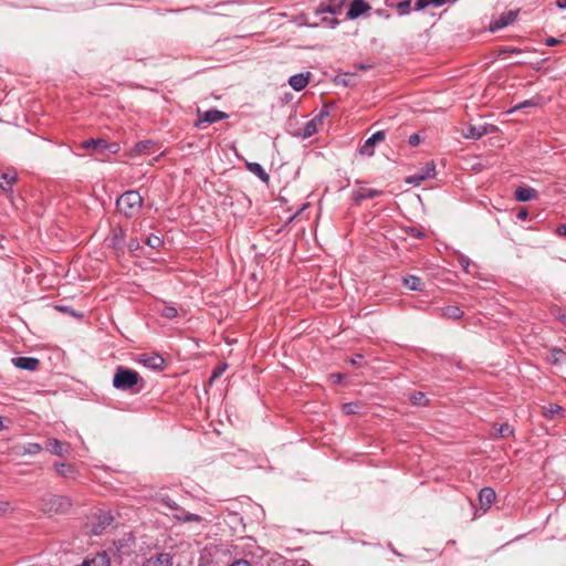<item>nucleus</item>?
Returning <instances> with one entry per match:
<instances>
[{"label": "nucleus", "mask_w": 566, "mask_h": 566, "mask_svg": "<svg viewBox=\"0 0 566 566\" xmlns=\"http://www.w3.org/2000/svg\"><path fill=\"white\" fill-rule=\"evenodd\" d=\"M113 386L120 391L138 394L144 388V380L136 370L118 366L113 377Z\"/></svg>", "instance_id": "1"}, {"label": "nucleus", "mask_w": 566, "mask_h": 566, "mask_svg": "<svg viewBox=\"0 0 566 566\" xmlns=\"http://www.w3.org/2000/svg\"><path fill=\"white\" fill-rule=\"evenodd\" d=\"M142 205L143 197L135 190L124 192L116 201L117 210L127 218L137 216Z\"/></svg>", "instance_id": "2"}, {"label": "nucleus", "mask_w": 566, "mask_h": 566, "mask_svg": "<svg viewBox=\"0 0 566 566\" xmlns=\"http://www.w3.org/2000/svg\"><path fill=\"white\" fill-rule=\"evenodd\" d=\"M72 500L65 495H48L42 499V510L48 513L63 514L69 512Z\"/></svg>", "instance_id": "3"}, {"label": "nucleus", "mask_w": 566, "mask_h": 566, "mask_svg": "<svg viewBox=\"0 0 566 566\" xmlns=\"http://www.w3.org/2000/svg\"><path fill=\"white\" fill-rule=\"evenodd\" d=\"M197 116L198 120L195 123V127L197 128H200L202 124H213L229 117L227 113L218 109L202 112L200 108L197 109Z\"/></svg>", "instance_id": "4"}, {"label": "nucleus", "mask_w": 566, "mask_h": 566, "mask_svg": "<svg viewBox=\"0 0 566 566\" xmlns=\"http://www.w3.org/2000/svg\"><path fill=\"white\" fill-rule=\"evenodd\" d=\"M436 174V166L433 161L427 163L423 168H421L418 172L409 176L407 178L408 184L420 185L423 180L428 178H432Z\"/></svg>", "instance_id": "5"}, {"label": "nucleus", "mask_w": 566, "mask_h": 566, "mask_svg": "<svg viewBox=\"0 0 566 566\" xmlns=\"http://www.w3.org/2000/svg\"><path fill=\"white\" fill-rule=\"evenodd\" d=\"M385 137L386 134L384 130H378L374 133L369 138L365 140L364 145L359 149V153L361 155L373 156L375 145L382 142Z\"/></svg>", "instance_id": "6"}, {"label": "nucleus", "mask_w": 566, "mask_h": 566, "mask_svg": "<svg viewBox=\"0 0 566 566\" xmlns=\"http://www.w3.org/2000/svg\"><path fill=\"white\" fill-rule=\"evenodd\" d=\"M517 17V11H507L505 13H502L499 18H496L495 20H493L490 24V31L491 32H495V31H499L505 27H507L509 24H511L512 22L515 21Z\"/></svg>", "instance_id": "7"}, {"label": "nucleus", "mask_w": 566, "mask_h": 566, "mask_svg": "<svg viewBox=\"0 0 566 566\" xmlns=\"http://www.w3.org/2000/svg\"><path fill=\"white\" fill-rule=\"evenodd\" d=\"M107 244L116 252L124 250L125 245V232L122 228H114L112 234L107 238Z\"/></svg>", "instance_id": "8"}, {"label": "nucleus", "mask_w": 566, "mask_h": 566, "mask_svg": "<svg viewBox=\"0 0 566 566\" xmlns=\"http://www.w3.org/2000/svg\"><path fill=\"white\" fill-rule=\"evenodd\" d=\"M56 473L63 479H72L75 480L78 475L77 469L72 463L66 462H56L53 465Z\"/></svg>", "instance_id": "9"}, {"label": "nucleus", "mask_w": 566, "mask_h": 566, "mask_svg": "<svg viewBox=\"0 0 566 566\" xmlns=\"http://www.w3.org/2000/svg\"><path fill=\"white\" fill-rule=\"evenodd\" d=\"M45 449L57 457H64L70 452V446L67 443H63L57 439H48L45 442Z\"/></svg>", "instance_id": "10"}, {"label": "nucleus", "mask_w": 566, "mask_h": 566, "mask_svg": "<svg viewBox=\"0 0 566 566\" xmlns=\"http://www.w3.org/2000/svg\"><path fill=\"white\" fill-rule=\"evenodd\" d=\"M97 522L93 524L92 534L99 535L102 534L106 527H108L113 522V516L108 512H102L96 516Z\"/></svg>", "instance_id": "11"}, {"label": "nucleus", "mask_w": 566, "mask_h": 566, "mask_svg": "<svg viewBox=\"0 0 566 566\" xmlns=\"http://www.w3.org/2000/svg\"><path fill=\"white\" fill-rule=\"evenodd\" d=\"M139 363L153 370H161L165 365L164 358L158 354L142 355L139 358Z\"/></svg>", "instance_id": "12"}, {"label": "nucleus", "mask_w": 566, "mask_h": 566, "mask_svg": "<svg viewBox=\"0 0 566 566\" xmlns=\"http://www.w3.org/2000/svg\"><path fill=\"white\" fill-rule=\"evenodd\" d=\"M369 9L370 6L364 0H353L347 11V17L352 20L357 19Z\"/></svg>", "instance_id": "13"}, {"label": "nucleus", "mask_w": 566, "mask_h": 566, "mask_svg": "<svg viewBox=\"0 0 566 566\" xmlns=\"http://www.w3.org/2000/svg\"><path fill=\"white\" fill-rule=\"evenodd\" d=\"M12 364L20 369L33 371L38 369L40 360L34 357H17L12 359Z\"/></svg>", "instance_id": "14"}, {"label": "nucleus", "mask_w": 566, "mask_h": 566, "mask_svg": "<svg viewBox=\"0 0 566 566\" xmlns=\"http://www.w3.org/2000/svg\"><path fill=\"white\" fill-rule=\"evenodd\" d=\"M142 566H172L171 556L167 553H159L147 558Z\"/></svg>", "instance_id": "15"}, {"label": "nucleus", "mask_w": 566, "mask_h": 566, "mask_svg": "<svg viewBox=\"0 0 566 566\" xmlns=\"http://www.w3.org/2000/svg\"><path fill=\"white\" fill-rule=\"evenodd\" d=\"M105 143L103 138H90L81 143V148L93 149L97 155L103 156L105 154Z\"/></svg>", "instance_id": "16"}, {"label": "nucleus", "mask_w": 566, "mask_h": 566, "mask_svg": "<svg viewBox=\"0 0 566 566\" xmlns=\"http://www.w3.org/2000/svg\"><path fill=\"white\" fill-rule=\"evenodd\" d=\"M381 193H382L381 190L368 189V188L361 187L358 190L353 192V200L356 205H360L363 200L378 197Z\"/></svg>", "instance_id": "17"}, {"label": "nucleus", "mask_w": 566, "mask_h": 566, "mask_svg": "<svg viewBox=\"0 0 566 566\" xmlns=\"http://www.w3.org/2000/svg\"><path fill=\"white\" fill-rule=\"evenodd\" d=\"M18 180V174L14 170H7L0 174V188L9 191Z\"/></svg>", "instance_id": "18"}, {"label": "nucleus", "mask_w": 566, "mask_h": 566, "mask_svg": "<svg viewBox=\"0 0 566 566\" xmlns=\"http://www.w3.org/2000/svg\"><path fill=\"white\" fill-rule=\"evenodd\" d=\"M495 499L496 494L492 488H483L479 493V501L484 511L491 506Z\"/></svg>", "instance_id": "19"}, {"label": "nucleus", "mask_w": 566, "mask_h": 566, "mask_svg": "<svg viewBox=\"0 0 566 566\" xmlns=\"http://www.w3.org/2000/svg\"><path fill=\"white\" fill-rule=\"evenodd\" d=\"M564 413L565 409L556 403H549L543 407V415L545 418L549 420L563 418Z\"/></svg>", "instance_id": "20"}, {"label": "nucleus", "mask_w": 566, "mask_h": 566, "mask_svg": "<svg viewBox=\"0 0 566 566\" xmlns=\"http://www.w3.org/2000/svg\"><path fill=\"white\" fill-rule=\"evenodd\" d=\"M537 197V191L530 187H518L515 190V199L520 202H526Z\"/></svg>", "instance_id": "21"}, {"label": "nucleus", "mask_w": 566, "mask_h": 566, "mask_svg": "<svg viewBox=\"0 0 566 566\" xmlns=\"http://www.w3.org/2000/svg\"><path fill=\"white\" fill-rule=\"evenodd\" d=\"M488 134V129L484 125H469L465 130H463V136L465 138L479 139L482 136Z\"/></svg>", "instance_id": "22"}, {"label": "nucleus", "mask_w": 566, "mask_h": 566, "mask_svg": "<svg viewBox=\"0 0 566 566\" xmlns=\"http://www.w3.org/2000/svg\"><path fill=\"white\" fill-rule=\"evenodd\" d=\"M546 359L552 365L563 366L566 364V353L559 348H552Z\"/></svg>", "instance_id": "23"}, {"label": "nucleus", "mask_w": 566, "mask_h": 566, "mask_svg": "<svg viewBox=\"0 0 566 566\" xmlns=\"http://www.w3.org/2000/svg\"><path fill=\"white\" fill-rule=\"evenodd\" d=\"M308 75H304L303 73L292 75L289 80V84L295 90V91H302L308 83Z\"/></svg>", "instance_id": "24"}, {"label": "nucleus", "mask_w": 566, "mask_h": 566, "mask_svg": "<svg viewBox=\"0 0 566 566\" xmlns=\"http://www.w3.org/2000/svg\"><path fill=\"white\" fill-rule=\"evenodd\" d=\"M247 168L250 172L258 176L263 182H269L270 176L266 174V171L263 169V167L258 163H248Z\"/></svg>", "instance_id": "25"}, {"label": "nucleus", "mask_w": 566, "mask_h": 566, "mask_svg": "<svg viewBox=\"0 0 566 566\" xmlns=\"http://www.w3.org/2000/svg\"><path fill=\"white\" fill-rule=\"evenodd\" d=\"M82 566H109L108 557L105 553L97 554L92 559H85Z\"/></svg>", "instance_id": "26"}, {"label": "nucleus", "mask_w": 566, "mask_h": 566, "mask_svg": "<svg viewBox=\"0 0 566 566\" xmlns=\"http://www.w3.org/2000/svg\"><path fill=\"white\" fill-rule=\"evenodd\" d=\"M403 284L411 291H422L423 282L420 277L415 275H408L403 279Z\"/></svg>", "instance_id": "27"}, {"label": "nucleus", "mask_w": 566, "mask_h": 566, "mask_svg": "<svg viewBox=\"0 0 566 566\" xmlns=\"http://www.w3.org/2000/svg\"><path fill=\"white\" fill-rule=\"evenodd\" d=\"M495 437L509 438L513 436V428L509 423L494 424Z\"/></svg>", "instance_id": "28"}, {"label": "nucleus", "mask_w": 566, "mask_h": 566, "mask_svg": "<svg viewBox=\"0 0 566 566\" xmlns=\"http://www.w3.org/2000/svg\"><path fill=\"white\" fill-rule=\"evenodd\" d=\"M317 125L318 118L314 117L313 119L308 120L303 128L302 137L308 138L314 135L317 132Z\"/></svg>", "instance_id": "29"}, {"label": "nucleus", "mask_w": 566, "mask_h": 566, "mask_svg": "<svg viewBox=\"0 0 566 566\" xmlns=\"http://www.w3.org/2000/svg\"><path fill=\"white\" fill-rule=\"evenodd\" d=\"M463 315V311H461L458 306H447L443 308V316L452 319H459Z\"/></svg>", "instance_id": "30"}, {"label": "nucleus", "mask_w": 566, "mask_h": 566, "mask_svg": "<svg viewBox=\"0 0 566 566\" xmlns=\"http://www.w3.org/2000/svg\"><path fill=\"white\" fill-rule=\"evenodd\" d=\"M340 11V6L339 4H324L322 3L317 10H316V13L317 14H322V13H331V14H337L338 12Z\"/></svg>", "instance_id": "31"}, {"label": "nucleus", "mask_w": 566, "mask_h": 566, "mask_svg": "<svg viewBox=\"0 0 566 566\" xmlns=\"http://www.w3.org/2000/svg\"><path fill=\"white\" fill-rule=\"evenodd\" d=\"M43 447L39 443H28L22 447L20 454H38L42 451Z\"/></svg>", "instance_id": "32"}, {"label": "nucleus", "mask_w": 566, "mask_h": 566, "mask_svg": "<svg viewBox=\"0 0 566 566\" xmlns=\"http://www.w3.org/2000/svg\"><path fill=\"white\" fill-rule=\"evenodd\" d=\"M159 313L161 314V316H164L168 319L175 318L178 315L177 308L172 305H167V304L163 305V307L159 310Z\"/></svg>", "instance_id": "33"}, {"label": "nucleus", "mask_w": 566, "mask_h": 566, "mask_svg": "<svg viewBox=\"0 0 566 566\" xmlns=\"http://www.w3.org/2000/svg\"><path fill=\"white\" fill-rule=\"evenodd\" d=\"M410 401L416 406H426L428 403V399L423 392H415L410 396Z\"/></svg>", "instance_id": "34"}, {"label": "nucleus", "mask_w": 566, "mask_h": 566, "mask_svg": "<svg viewBox=\"0 0 566 566\" xmlns=\"http://www.w3.org/2000/svg\"><path fill=\"white\" fill-rule=\"evenodd\" d=\"M177 520L179 521H184V522H199L201 520V517L197 514H193V513H186V512H181L180 515H176L175 516Z\"/></svg>", "instance_id": "35"}, {"label": "nucleus", "mask_w": 566, "mask_h": 566, "mask_svg": "<svg viewBox=\"0 0 566 566\" xmlns=\"http://www.w3.org/2000/svg\"><path fill=\"white\" fill-rule=\"evenodd\" d=\"M406 233H408L409 235L413 237V238H417V239H422L426 237L422 228H417V227H408L405 229Z\"/></svg>", "instance_id": "36"}, {"label": "nucleus", "mask_w": 566, "mask_h": 566, "mask_svg": "<svg viewBox=\"0 0 566 566\" xmlns=\"http://www.w3.org/2000/svg\"><path fill=\"white\" fill-rule=\"evenodd\" d=\"M227 367H228L227 364L218 365L212 370V374H211V377H210V382H213L216 379H218L226 371Z\"/></svg>", "instance_id": "37"}, {"label": "nucleus", "mask_w": 566, "mask_h": 566, "mask_svg": "<svg viewBox=\"0 0 566 566\" xmlns=\"http://www.w3.org/2000/svg\"><path fill=\"white\" fill-rule=\"evenodd\" d=\"M411 1L405 0L397 4V10L399 14H407L410 11Z\"/></svg>", "instance_id": "38"}, {"label": "nucleus", "mask_w": 566, "mask_h": 566, "mask_svg": "<svg viewBox=\"0 0 566 566\" xmlns=\"http://www.w3.org/2000/svg\"><path fill=\"white\" fill-rule=\"evenodd\" d=\"M334 106H335L334 104L323 106V108L319 111V113L315 116V118H318V123H321L323 120V118L329 116L331 108H333Z\"/></svg>", "instance_id": "39"}, {"label": "nucleus", "mask_w": 566, "mask_h": 566, "mask_svg": "<svg viewBox=\"0 0 566 566\" xmlns=\"http://www.w3.org/2000/svg\"><path fill=\"white\" fill-rule=\"evenodd\" d=\"M552 314L566 326V313L558 307H554L552 308Z\"/></svg>", "instance_id": "40"}, {"label": "nucleus", "mask_w": 566, "mask_h": 566, "mask_svg": "<svg viewBox=\"0 0 566 566\" xmlns=\"http://www.w3.org/2000/svg\"><path fill=\"white\" fill-rule=\"evenodd\" d=\"M151 145H153V143H151V142H149V140L140 142V143H138V144L136 145L135 150H136V153H138V154H143V153H146V151L149 149V147H150Z\"/></svg>", "instance_id": "41"}, {"label": "nucleus", "mask_w": 566, "mask_h": 566, "mask_svg": "<svg viewBox=\"0 0 566 566\" xmlns=\"http://www.w3.org/2000/svg\"><path fill=\"white\" fill-rule=\"evenodd\" d=\"M163 241L157 235H150L147 238V244L154 249H157L161 245Z\"/></svg>", "instance_id": "42"}, {"label": "nucleus", "mask_w": 566, "mask_h": 566, "mask_svg": "<svg viewBox=\"0 0 566 566\" xmlns=\"http://www.w3.org/2000/svg\"><path fill=\"white\" fill-rule=\"evenodd\" d=\"M119 149L120 147L118 143H105V153L108 151L109 154H117Z\"/></svg>", "instance_id": "43"}, {"label": "nucleus", "mask_w": 566, "mask_h": 566, "mask_svg": "<svg viewBox=\"0 0 566 566\" xmlns=\"http://www.w3.org/2000/svg\"><path fill=\"white\" fill-rule=\"evenodd\" d=\"M536 105H537V102L535 99H526V101L520 103L518 105H516L513 109H511V112H514L516 109H521L524 107L536 106Z\"/></svg>", "instance_id": "44"}, {"label": "nucleus", "mask_w": 566, "mask_h": 566, "mask_svg": "<svg viewBox=\"0 0 566 566\" xmlns=\"http://www.w3.org/2000/svg\"><path fill=\"white\" fill-rule=\"evenodd\" d=\"M520 54L522 53V50L520 49H516V48H505V49H502L500 50V55H504V54Z\"/></svg>", "instance_id": "45"}, {"label": "nucleus", "mask_w": 566, "mask_h": 566, "mask_svg": "<svg viewBox=\"0 0 566 566\" xmlns=\"http://www.w3.org/2000/svg\"><path fill=\"white\" fill-rule=\"evenodd\" d=\"M429 4H430L429 0H417L413 9L419 11V10L427 8Z\"/></svg>", "instance_id": "46"}, {"label": "nucleus", "mask_w": 566, "mask_h": 566, "mask_svg": "<svg viewBox=\"0 0 566 566\" xmlns=\"http://www.w3.org/2000/svg\"><path fill=\"white\" fill-rule=\"evenodd\" d=\"M408 144L411 146V147H416L420 144V136L418 134H413L409 137L408 139Z\"/></svg>", "instance_id": "47"}, {"label": "nucleus", "mask_w": 566, "mask_h": 566, "mask_svg": "<svg viewBox=\"0 0 566 566\" xmlns=\"http://www.w3.org/2000/svg\"><path fill=\"white\" fill-rule=\"evenodd\" d=\"M343 411H344L346 415L355 413V412H356V405H354V403H345V405L343 406Z\"/></svg>", "instance_id": "48"}, {"label": "nucleus", "mask_w": 566, "mask_h": 566, "mask_svg": "<svg viewBox=\"0 0 566 566\" xmlns=\"http://www.w3.org/2000/svg\"><path fill=\"white\" fill-rule=\"evenodd\" d=\"M10 511V503L0 501V515H3Z\"/></svg>", "instance_id": "49"}, {"label": "nucleus", "mask_w": 566, "mask_h": 566, "mask_svg": "<svg viewBox=\"0 0 566 566\" xmlns=\"http://www.w3.org/2000/svg\"><path fill=\"white\" fill-rule=\"evenodd\" d=\"M363 359H364L363 355L357 354V355H355V357H353V358L350 359V364H352V365H354V366H360V365H361Z\"/></svg>", "instance_id": "50"}, {"label": "nucleus", "mask_w": 566, "mask_h": 566, "mask_svg": "<svg viewBox=\"0 0 566 566\" xmlns=\"http://www.w3.org/2000/svg\"><path fill=\"white\" fill-rule=\"evenodd\" d=\"M555 233L559 237H566V224H559L556 228Z\"/></svg>", "instance_id": "51"}, {"label": "nucleus", "mask_w": 566, "mask_h": 566, "mask_svg": "<svg viewBox=\"0 0 566 566\" xmlns=\"http://www.w3.org/2000/svg\"><path fill=\"white\" fill-rule=\"evenodd\" d=\"M459 262H460L461 266H462L464 270H467V271H468V268H469V265H470V260H469L467 256H463V255H462V256H460Z\"/></svg>", "instance_id": "52"}, {"label": "nucleus", "mask_w": 566, "mask_h": 566, "mask_svg": "<svg viewBox=\"0 0 566 566\" xmlns=\"http://www.w3.org/2000/svg\"><path fill=\"white\" fill-rule=\"evenodd\" d=\"M559 42H560L559 39L551 36V38L546 39L545 43H546L547 46H554V45L558 44Z\"/></svg>", "instance_id": "53"}, {"label": "nucleus", "mask_w": 566, "mask_h": 566, "mask_svg": "<svg viewBox=\"0 0 566 566\" xmlns=\"http://www.w3.org/2000/svg\"><path fill=\"white\" fill-rule=\"evenodd\" d=\"M325 23H327L331 28H335L337 24H338V20L336 19H327V18H323L322 19Z\"/></svg>", "instance_id": "54"}, {"label": "nucleus", "mask_w": 566, "mask_h": 566, "mask_svg": "<svg viewBox=\"0 0 566 566\" xmlns=\"http://www.w3.org/2000/svg\"><path fill=\"white\" fill-rule=\"evenodd\" d=\"M230 566H251L248 560L239 559L233 562Z\"/></svg>", "instance_id": "55"}, {"label": "nucleus", "mask_w": 566, "mask_h": 566, "mask_svg": "<svg viewBox=\"0 0 566 566\" xmlns=\"http://www.w3.org/2000/svg\"><path fill=\"white\" fill-rule=\"evenodd\" d=\"M138 247H139V243L137 240H130V242L128 243V248L130 251L136 250Z\"/></svg>", "instance_id": "56"}, {"label": "nucleus", "mask_w": 566, "mask_h": 566, "mask_svg": "<svg viewBox=\"0 0 566 566\" xmlns=\"http://www.w3.org/2000/svg\"><path fill=\"white\" fill-rule=\"evenodd\" d=\"M165 504H166L167 506H169L170 509H172V510H180V507L178 506V504H177V503H175V502H172V501H170V500L165 501Z\"/></svg>", "instance_id": "57"}, {"label": "nucleus", "mask_w": 566, "mask_h": 566, "mask_svg": "<svg viewBox=\"0 0 566 566\" xmlns=\"http://www.w3.org/2000/svg\"><path fill=\"white\" fill-rule=\"evenodd\" d=\"M517 218L521 220H525L527 218V211L525 209H522L517 212Z\"/></svg>", "instance_id": "58"}, {"label": "nucleus", "mask_w": 566, "mask_h": 566, "mask_svg": "<svg viewBox=\"0 0 566 566\" xmlns=\"http://www.w3.org/2000/svg\"><path fill=\"white\" fill-rule=\"evenodd\" d=\"M4 421H8L9 423H11L10 420H6L3 417H0V430L9 428V426L4 424Z\"/></svg>", "instance_id": "59"}, {"label": "nucleus", "mask_w": 566, "mask_h": 566, "mask_svg": "<svg viewBox=\"0 0 566 566\" xmlns=\"http://www.w3.org/2000/svg\"><path fill=\"white\" fill-rule=\"evenodd\" d=\"M430 1V4H434L437 7L439 6H442L443 3H446L448 0H429Z\"/></svg>", "instance_id": "60"}, {"label": "nucleus", "mask_w": 566, "mask_h": 566, "mask_svg": "<svg viewBox=\"0 0 566 566\" xmlns=\"http://www.w3.org/2000/svg\"><path fill=\"white\" fill-rule=\"evenodd\" d=\"M556 4L560 9H566V0H557Z\"/></svg>", "instance_id": "61"}, {"label": "nucleus", "mask_w": 566, "mask_h": 566, "mask_svg": "<svg viewBox=\"0 0 566 566\" xmlns=\"http://www.w3.org/2000/svg\"><path fill=\"white\" fill-rule=\"evenodd\" d=\"M359 70H369L371 67V65H368V64H359L357 66Z\"/></svg>", "instance_id": "62"}, {"label": "nucleus", "mask_w": 566, "mask_h": 566, "mask_svg": "<svg viewBox=\"0 0 566 566\" xmlns=\"http://www.w3.org/2000/svg\"><path fill=\"white\" fill-rule=\"evenodd\" d=\"M333 377L336 378V380H335L336 382H339L343 378V376L340 374L333 375Z\"/></svg>", "instance_id": "63"}, {"label": "nucleus", "mask_w": 566, "mask_h": 566, "mask_svg": "<svg viewBox=\"0 0 566 566\" xmlns=\"http://www.w3.org/2000/svg\"><path fill=\"white\" fill-rule=\"evenodd\" d=\"M60 311L67 312V307H59Z\"/></svg>", "instance_id": "64"}]
</instances>
